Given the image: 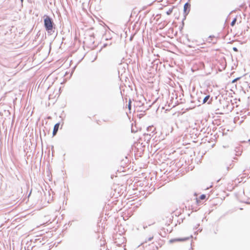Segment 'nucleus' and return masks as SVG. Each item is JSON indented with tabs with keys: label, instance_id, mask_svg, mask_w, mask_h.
<instances>
[{
	"label": "nucleus",
	"instance_id": "nucleus-7",
	"mask_svg": "<svg viewBox=\"0 0 250 250\" xmlns=\"http://www.w3.org/2000/svg\"><path fill=\"white\" fill-rule=\"evenodd\" d=\"M174 7L173 6L171 8L169 9L167 12V15H169L170 14H171V13L173 11V9H174Z\"/></svg>",
	"mask_w": 250,
	"mask_h": 250
},
{
	"label": "nucleus",
	"instance_id": "nucleus-8",
	"mask_svg": "<svg viewBox=\"0 0 250 250\" xmlns=\"http://www.w3.org/2000/svg\"><path fill=\"white\" fill-rule=\"evenodd\" d=\"M236 21H237L236 18H235L233 19V20L232 21V22H231V24H230L232 26H233L235 25Z\"/></svg>",
	"mask_w": 250,
	"mask_h": 250
},
{
	"label": "nucleus",
	"instance_id": "nucleus-3",
	"mask_svg": "<svg viewBox=\"0 0 250 250\" xmlns=\"http://www.w3.org/2000/svg\"><path fill=\"white\" fill-rule=\"evenodd\" d=\"M187 239L186 238H177V239H171L169 240V243H171L174 242H178V241H184L186 240Z\"/></svg>",
	"mask_w": 250,
	"mask_h": 250
},
{
	"label": "nucleus",
	"instance_id": "nucleus-12",
	"mask_svg": "<svg viewBox=\"0 0 250 250\" xmlns=\"http://www.w3.org/2000/svg\"><path fill=\"white\" fill-rule=\"evenodd\" d=\"M211 101L210 102H208V104H211Z\"/></svg>",
	"mask_w": 250,
	"mask_h": 250
},
{
	"label": "nucleus",
	"instance_id": "nucleus-9",
	"mask_svg": "<svg viewBox=\"0 0 250 250\" xmlns=\"http://www.w3.org/2000/svg\"><path fill=\"white\" fill-rule=\"evenodd\" d=\"M131 101L130 100H129V102H128V108L129 110H131Z\"/></svg>",
	"mask_w": 250,
	"mask_h": 250
},
{
	"label": "nucleus",
	"instance_id": "nucleus-4",
	"mask_svg": "<svg viewBox=\"0 0 250 250\" xmlns=\"http://www.w3.org/2000/svg\"><path fill=\"white\" fill-rule=\"evenodd\" d=\"M190 6V5L188 3H186L184 5V11L186 13H187V10H188V12L189 11Z\"/></svg>",
	"mask_w": 250,
	"mask_h": 250
},
{
	"label": "nucleus",
	"instance_id": "nucleus-5",
	"mask_svg": "<svg viewBox=\"0 0 250 250\" xmlns=\"http://www.w3.org/2000/svg\"><path fill=\"white\" fill-rule=\"evenodd\" d=\"M206 197V196L205 195V194H202L201 195L199 199L198 198H196V202H197V204H199V200H204Z\"/></svg>",
	"mask_w": 250,
	"mask_h": 250
},
{
	"label": "nucleus",
	"instance_id": "nucleus-10",
	"mask_svg": "<svg viewBox=\"0 0 250 250\" xmlns=\"http://www.w3.org/2000/svg\"><path fill=\"white\" fill-rule=\"evenodd\" d=\"M239 79H240V78H236V79H234L233 80H232V83H235L236 82H237V81H238V80H239Z\"/></svg>",
	"mask_w": 250,
	"mask_h": 250
},
{
	"label": "nucleus",
	"instance_id": "nucleus-2",
	"mask_svg": "<svg viewBox=\"0 0 250 250\" xmlns=\"http://www.w3.org/2000/svg\"><path fill=\"white\" fill-rule=\"evenodd\" d=\"M60 125V123H57L54 126V128H53V136H55L57 134V132L58 131Z\"/></svg>",
	"mask_w": 250,
	"mask_h": 250
},
{
	"label": "nucleus",
	"instance_id": "nucleus-1",
	"mask_svg": "<svg viewBox=\"0 0 250 250\" xmlns=\"http://www.w3.org/2000/svg\"><path fill=\"white\" fill-rule=\"evenodd\" d=\"M44 26L47 31L52 30L53 28V22L49 16H45L44 19Z\"/></svg>",
	"mask_w": 250,
	"mask_h": 250
},
{
	"label": "nucleus",
	"instance_id": "nucleus-6",
	"mask_svg": "<svg viewBox=\"0 0 250 250\" xmlns=\"http://www.w3.org/2000/svg\"><path fill=\"white\" fill-rule=\"evenodd\" d=\"M209 98H210V95H208V96H206L203 100V104L206 103L208 101V100L209 99Z\"/></svg>",
	"mask_w": 250,
	"mask_h": 250
},
{
	"label": "nucleus",
	"instance_id": "nucleus-11",
	"mask_svg": "<svg viewBox=\"0 0 250 250\" xmlns=\"http://www.w3.org/2000/svg\"><path fill=\"white\" fill-rule=\"evenodd\" d=\"M233 50H234V51H237V48H235V47H234V48H233Z\"/></svg>",
	"mask_w": 250,
	"mask_h": 250
}]
</instances>
